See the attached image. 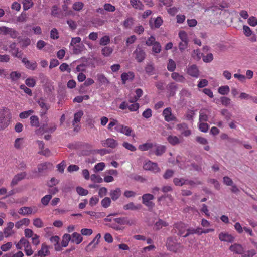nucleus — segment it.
<instances>
[{"mask_svg":"<svg viewBox=\"0 0 257 257\" xmlns=\"http://www.w3.org/2000/svg\"><path fill=\"white\" fill-rule=\"evenodd\" d=\"M103 147H110L111 148H115L118 146V142L112 138H108L105 140L101 142Z\"/></svg>","mask_w":257,"mask_h":257,"instance_id":"8","label":"nucleus"},{"mask_svg":"<svg viewBox=\"0 0 257 257\" xmlns=\"http://www.w3.org/2000/svg\"><path fill=\"white\" fill-rule=\"evenodd\" d=\"M110 42V37L105 35L102 37L99 41V44L101 46H105L109 44Z\"/></svg>","mask_w":257,"mask_h":257,"instance_id":"41","label":"nucleus"},{"mask_svg":"<svg viewBox=\"0 0 257 257\" xmlns=\"http://www.w3.org/2000/svg\"><path fill=\"white\" fill-rule=\"evenodd\" d=\"M50 252L48 249V246L43 243L41 246V248L39 250L37 254L34 255V257L40 256V257H46L49 255Z\"/></svg>","mask_w":257,"mask_h":257,"instance_id":"9","label":"nucleus"},{"mask_svg":"<svg viewBox=\"0 0 257 257\" xmlns=\"http://www.w3.org/2000/svg\"><path fill=\"white\" fill-rule=\"evenodd\" d=\"M209 125L207 123L201 122L199 124V129L202 132L206 133L208 131Z\"/></svg>","mask_w":257,"mask_h":257,"instance_id":"61","label":"nucleus"},{"mask_svg":"<svg viewBox=\"0 0 257 257\" xmlns=\"http://www.w3.org/2000/svg\"><path fill=\"white\" fill-rule=\"evenodd\" d=\"M153 147V144L152 143H146L142 145H140L139 146V149L142 151H145L148 150L149 149L152 148Z\"/></svg>","mask_w":257,"mask_h":257,"instance_id":"44","label":"nucleus"},{"mask_svg":"<svg viewBox=\"0 0 257 257\" xmlns=\"http://www.w3.org/2000/svg\"><path fill=\"white\" fill-rule=\"evenodd\" d=\"M91 180L94 182L101 183L103 181L102 178L99 175L92 174L91 175Z\"/></svg>","mask_w":257,"mask_h":257,"instance_id":"60","label":"nucleus"},{"mask_svg":"<svg viewBox=\"0 0 257 257\" xmlns=\"http://www.w3.org/2000/svg\"><path fill=\"white\" fill-rule=\"evenodd\" d=\"M113 48L110 46H105L101 50L102 54L104 57H109L112 53Z\"/></svg>","mask_w":257,"mask_h":257,"instance_id":"21","label":"nucleus"},{"mask_svg":"<svg viewBox=\"0 0 257 257\" xmlns=\"http://www.w3.org/2000/svg\"><path fill=\"white\" fill-rule=\"evenodd\" d=\"M70 241H71V235L69 234H65L63 236L61 246L64 247H67Z\"/></svg>","mask_w":257,"mask_h":257,"instance_id":"23","label":"nucleus"},{"mask_svg":"<svg viewBox=\"0 0 257 257\" xmlns=\"http://www.w3.org/2000/svg\"><path fill=\"white\" fill-rule=\"evenodd\" d=\"M163 21L160 16L157 17L154 20L155 28H159L163 24Z\"/></svg>","mask_w":257,"mask_h":257,"instance_id":"57","label":"nucleus"},{"mask_svg":"<svg viewBox=\"0 0 257 257\" xmlns=\"http://www.w3.org/2000/svg\"><path fill=\"white\" fill-rule=\"evenodd\" d=\"M21 76V73L17 71H13L10 74V78L12 81H17Z\"/></svg>","mask_w":257,"mask_h":257,"instance_id":"39","label":"nucleus"},{"mask_svg":"<svg viewBox=\"0 0 257 257\" xmlns=\"http://www.w3.org/2000/svg\"><path fill=\"white\" fill-rule=\"evenodd\" d=\"M25 84L28 87H34L36 85V80L33 78L29 77L25 80Z\"/></svg>","mask_w":257,"mask_h":257,"instance_id":"47","label":"nucleus"},{"mask_svg":"<svg viewBox=\"0 0 257 257\" xmlns=\"http://www.w3.org/2000/svg\"><path fill=\"white\" fill-rule=\"evenodd\" d=\"M145 170L150 171L154 173H158L161 172V169L158 167V164L150 160L147 161L143 166Z\"/></svg>","mask_w":257,"mask_h":257,"instance_id":"4","label":"nucleus"},{"mask_svg":"<svg viewBox=\"0 0 257 257\" xmlns=\"http://www.w3.org/2000/svg\"><path fill=\"white\" fill-rule=\"evenodd\" d=\"M168 61L167 69L170 72H173L176 69V63L172 59H169Z\"/></svg>","mask_w":257,"mask_h":257,"instance_id":"38","label":"nucleus"},{"mask_svg":"<svg viewBox=\"0 0 257 257\" xmlns=\"http://www.w3.org/2000/svg\"><path fill=\"white\" fill-rule=\"evenodd\" d=\"M213 59V56L212 53H208L206 56L203 55V60L204 62L209 63L211 62Z\"/></svg>","mask_w":257,"mask_h":257,"instance_id":"63","label":"nucleus"},{"mask_svg":"<svg viewBox=\"0 0 257 257\" xmlns=\"http://www.w3.org/2000/svg\"><path fill=\"white\" fill-rule=\"evenodd\" d=\"M167 141L170 144L174 146L180 143L179 139L176 136H169L167 137Z\"/></svg>","mask_w":257,"mask_h":257,"instance_id":"24","label":"nucleus"},{"mask_svg":"<svg viewBox=\"0 0 257 257\" xmlns=\"http://www.w3.org/2000/svg\"><path fill=\"white\" fill-rule=\"evenodd\" d=\"M146 73L149 75L154 74L155 67L152 63H148L145 68Z\"/></svg>","mask_w":257,"mask_h":257,"instance_id":"26","label":"nucleus"},{"mask_svg":"<svg viewBox=\"0 0 257 257\" xmlns=\"http://www.w3.org/2000/svg\"><path fill=\"white\" fill-rule=\"evenodd\" d=\"M229 249L236 254H243V248L241 244L235 243L231 245L229 247Z\"/></svg>","mask_w":257,"mask_h":257,"instance_id":"13","label":"nucleus"},{"mask_svg":"<svg viewBox=\"0 0 257 257\" xmlns=\"http://www.w3.org/2000/svg\"><path fill=\"white\" fill-rule=\"evenodd\" d=\"M179 37L181 40V42H188V35L185 31H180L179 33Z\"/></svg>","mask_w":257,"mask_h":257,"instance_id":"43","label":"nucleus"},{"mask_svg":"<svg viewBox=\"0 0 257 257\" xmlns=\"http://www.w3.org/2000/svg\"><path fill=\"white\" fill-rule=\"evenodd\" d=\"M83 115V112L82 110H79L74 114V119L72 121L73 125H75V123L79 122L81 118Z\"/></svg>","mask_w":257,"mask_h":257,"instance_id":"22","label":"nucleus"},{"mask_svg":"<svg viewBox=\"0 0 257 257\" xmlns=\"http://www.w3.org/2000/svg\"><path fill=\"white\" fill-rule=\"evenodd\" d=\"M203 54L200 53L199 49L194 50L192 54V57L197 60H199L201 59V56H203Z\"/></svg>","mask_w":257,"mask_h":257,"instance_id":"59","label":"nucleus"},{"mask_svg":"<svg viewBox=\"0 0 257 257\" xmlns=\"http://www.w3.org/2000/svg\"><path fill=\"white\" fill-rule=\"evenodd\" d=\"M208 117L206 113L201 110L199 112V121H207Z\"/></svg>","mask_w":257,"mask_h":257,"instance_id":"58","label":"nucleus"},{"mask_svg":"<svg viewBox=\"0 0 257 257\" xmlns=\"http://www.w3.org/2000/svg\"><path fill=\"white\" fill-rule=\"evenodd\" d=\"M72 238H71V242H75L76 244H80L83 240L82 236L77 232H74L72 234Z\"/></svg>","mask_w":257,"mask_h":257,"instance_id":"20","label":"nucleus"},{"mask_svg":"<svg viewBox=\"0 0 257 257\" xmlns=\"http://www.w3.org/2000/svg\"><path fill=\"white\" fill-rule=\"evenodd\" d=\"M48 124L46 123H42L40 127L36 130V133L38 134H43L44 133H47L49 132L48 130Z\"/></svg>","mask_w":257,"mask_h":257,"instance_id":"25","label":"nucleus"},{"mask_svg":"<svg viewBox=\"0 0 257 257\" xmlns=\"http://www.w3.org/2000/svg\"><path fill=\"white\" fill-rule=\"evenodd\" d=\"M14 226V224L13 222H10L8 223V226L4 229L3 234H5L6 237H8L11 235L10 231L13 228Z\"/></svg>","mask_w":257,"mask_h":257,"instance_id":"31","label":"nucleus"},{"mask_svg":"<svg viewBox=\"0 0 257 257\" xmlns=\"http://www.w3.org/2000/svg\"><path fill=\"white\" fill-rule=\"evenodd\" d=\"M84 7V4L81 2H77L73 5V9L75 11H80Z\"/></svg>","mask_w":257,"mask_h":257,"instance_id":"49","label":"nucleus"},{"mask_svg":"<svg viewBox=\"0 0 257 257\" xmlns=\"http://www.w3.org/2000/svg\"><path fill=\"white\" fill-rule=\"evenodd\" d=\"M166 148L165 146L160 145L157 147L155 151V154L157 156H161L166 151Z\"/></svg>","mask_w":257,"mask_h":257,"instance_id":"32","label":"nucleus"},{"mask_svg":"<svg viewBox=\"0 0 257 257\" xmlns=\"http://www.w3.org/2000/svg\"><path fill=\"white\" fill-rule=\"evenodd\" d=\"M12 115L10 109L3 107L0 109V131L5 130L11 123Z\"/></svg>","mask_w":257,"mask_h":257,"instance_id":"1","label":"nucleus"},{"mask_svg":"<svg viewBox=\"0 0 257 257\" xmlns=\"http://www.w3.org/2000/svg\"><path fill=\"white\" fill-rule=\"evenodd\" d=\"M85 213L91 216H95L96 218L104 217L105 216V213L104 212L96 213L93 211H85Z\"/></svg>","mask_w":257,"mask_h":257,"instance_id":"37","label":"nucleus"},{"mask_svg":"<svg viewBox=\"0 0 257 257\" xmlns=\"http://www.w3.org/2000/svg\"><path fill=\"white\" fill-rule=\"evenodd\" d=\"M52 198L51 195H46L41 199V203L44 206H47Z\"/></svg>","mask_w":257,"mask_h":257,"instance_id":"55","label":"nucleus"},{"mask_svg":"<svg viewBox=\"0 0 257 257\" xmlns=\"http://www.w3.org/2000/svg\"><path fill=\"white\" fill-rule=\"evenodd\" d=\"M34 112V111L33 110H29L28 111H24L20 113L19 116L22 119H25L28 118Z\"/></svg>","mask_w":257,"mask_h":257,"instance_id":"53","label":"nucleus"},{"mask_svg":"<svg viewBox=\"0 0 257 257\" xmlns=\"http://www.w3.org/2000/svg\"><path fill=\"white\" fill-rule=\"evenodd\" d=\"M167 88L169 92V96H174L178 89V85L174 82H171L167 85Z\"/></svg>","mask_w":257,"mask_h":257,"instance_id":"18","label":"nucleus"},{"mask_svg":"<svg viewBox=\"0 0 257 257\" xmlns=\"http://www.w3.org/2000/svg\"><path fill=\"white\" fill-rule=\"evenodd\" d=\"M32 212V209L29 207H21L19 211V213L23 215L31 214Z\"/></svg>","mask_w":257,"mask_h":257,"instance_id":"29","label":"nucleus"},{"mask_svg":"<svg viewBox=\"0 0 257 257\" xmlns=\"http://www.w3.org/2000/svg\"><path fill=\"white\" fill-rule=\"evenodd\" d=\"M50 241L51 243H54V245L55 247V250L57 251H59L62 250V247L59 244V240L60 238L58 236L55 235L52 236L50 239Z\"/></svg>","mask_w":257,"mask_h":257,"instance_id":"15","label":"nucleus"},{"mask_svg":"<svg viewBox=\"0 0 257 257\" xmlns=\"http://www.w3.org/2000/svg\"><path fill=\"white\" fill-rule=\"evenodd\" d=\"M76 192L80 196H86L88 194V191L83 188L78 186L76 188Z\"/></svg>","mask_w":257,"mask_h":257,"instance_id":"48","label":"nucleus"},{"mask_svg":"<svg viewBox=\"0 0 257 257\" xmlns=\"http://www.w3.org/2000/svg\"><path fill=\"white\" fill-rule=\"evenodd\" d=\"M22 62L25 64L26 67L32 70H35L37 67V64L36 62H31L26 58H24L22 60Z\"/></svg>","mask_w":257,"mask_h":257,"instance_id":"17","label":"nucleus"},{"mask_svg":"<svg viewBox=\"0 0 257 257\" xmlns=\"http://www.w3.org/2000/svg\"><path fill=\"white\" fill-rule=\"evenodd\" d=\"M30 119L32 126L38 127L40 126L39 119L37 116L32 115L30 117Z\"/></svg>","mask_w":257,"mask_h":257,"instance_id":"27","label":"nucleus"},{"mask_svg":"<svg viewBox=\"0 0 257 257\" xmlns=\"http://www.w3.org/2000/svg\"><path fill=\"white\" fill-rule=\"evenodd\" d=\"M98 80L99 82L104 84H108L109 83V81L106 78V77L104 76V74H98L97 75Z\"/></svg>","mask_w":257,"mask_h":257,"instance_id":"40","label":"nucleus"},{"mask_svg":"<svg viewBox=\"0 0 257 257\" xmlns=\"http://www.w3.org/2000/svg\"><path fill=\"white\" fill-rule=\"evenodd\" d=\"M134 53L135 54V58L138 62H142L146 57L145 51L138 46Z\"/></svg>","mask_w":257,"mask_h":257,"instance_id":"5","label":"nucleus"},{"mask_svg":"<svg viewBox=\"0 0 257 257\" xmlns=\"http://www.w3.org/2000/svg\"><path fill=\"white\" fill-rule=\"evenodd\" d=\"M37 103L42 108L40 112V115H44L47 112L48 110L50 108V106L45 102V99L41 97L38 101Z\"/></svg>","mask_w":257,"mask_h":257,"instance_id":"6","label":"nucleus"},{"mask_svg":"<svg viewBox=\"0 0 257 257\" xmlns=\"http://www.w3.org/2000/svg\"><path fill=\"white\" fill-rule=\"evenodd\" d=\"M142 205L140 204H135L133 202H131L128 204L123 206V209L125 210H138L142 208Z\"/></svg>","mask_w":257,"mask_h":257,"instance_id":"11","label":"nucleus"},{"mask_svg":"<svg viewBox=\"0 0 257 257\" xmlns=\"http://www.w3.org/2000/svg\"><path fill=\"white\" fill-rule=\"evenodd\" d=\"M121 195V190L119 188H116L115 190H111L110 191V196L111 199L115 201Z\"/></svg>","mask_w":257,"mask_h":257,"instance_id":"14","label":"nucleus"},{"mask_svg":"<svg viewBox=\"0 0 257 257\" xmlns=\"http://www.w3.org/2000/svg\"><path fill=\"white\" fill-rule=\"evenodd\" d=\"M219 239L222 241L232 243L234 240V237L228 233H220L219 234Z\"/></svg>","mask_w":257,"mask_h":257,"instance_id":"12","label":"nucleus"},{"mask_svg":"<svg viewBox=\"0 0 257 257\" xmlns=\"http://www.w3.org/2000/svg\"><path fill=\"white\" fill-rule=\"evenodd\" d=\"M22 3L23 4L24 10H28L33 5V3L32 0H24Z\"/></svg>","mask_w":257,"mask_h":257,"instance_id":"50","label":"nucleus"},{"mask_svg":"<svg viewBox=\"0 0 257 257\" xmlns=\"http://www.w3.org/2000/svg\"><path fill=\"white\" fill-rule=\"evenodd\" d=\"M163 115L164 116L165 120L169 122L171 121H176V117L172 114L171 109L170 107L165 108L163 111Z\"/></svg>","mask_w":257,"mask_h":257,"instance_id":"7","label":"nucleus"},{"mask_svg":"<svg viewBox=\"0 0 257 257\" xmlns=\"http://www.w3.org/2000/svg\"><path fill=\"white\" fill-rule=\"evenodd\" d=\"M161 50V46L158 42H155L153 45L152 51L155 53H159Z\"/></svg>","mask_w":257,"mask_h":257,"instance_id":"54","label":"nucleus"},{"mask_svg":"<svg viewBox=\"0 0 257 257\" xmlns=\"http://www.w3.org/2000/svg\"><path fill=\"white\" fill-rule=\"evenodd\" d=\"M130 3L135 9H143L144 6L140 0H130Z\"/></svg>","mask_w":257,"mask_h":257,"instance_id":"28","label":"nucleus"},{"mask_svg":"<svg viewBox=\"0 0 257 257\" xmlns=\"http://www.w3.org/2000/svg\"><path fill=\"white\" fill-rule=\"evenodd\" d=\"M166 246L169 250L177 252L178 249L180 247V243H178L175 238L170 237L167 239Z\"/></svg>","mask_w":257,"mask_h":257,"instance_id":"3","label":"nucleus"},{"mask_svg":"<svg viewBox=\"0 0 257 257\" xmlns=\"http://www.w3.org/2000/svg\"><path fill=\"white\" fill-rule=\"evenodd\" d=\"M173 183L176 186H182L186 184V182L184 178H175L173 179Z\"/></svg>","mask_w":257,"mask_h":257,"instance_id":"42","label":"nucleus"},{"mask_svg":"<svg viewBox=\"0 0 257 257\" xmlns=\"http://www.w3.org/2000/svg\"><path fill=\"white\" fill-rule=\"evenodd\" d=\"M85 48V46L83 43L79 44L73 49V53L75 54L81 53Z\"/></svg>","mask_w":257,"mask_h":257,"instance_id":"33","label":"nucleus"},{"mask_svg":"<svg viewBox=\"0 0 257 257\" xmlns=\"http://www.w3.org/2000/svg\"><path fill=\"white\" fill-rule=\"evenodd\" d=\"M174 174V171L172 169H167L163 177L165 179H169L172 178Z\"/></svg>","mask_w":257,"mask_h":257,"instance_id":"46","label":"nucleus"},{"mask_svg":"<svg viewBox=\"0 0 257 257\" xmlns=\"http://www.w3.org/2000/svg\"><path fill=\"white\" fill-rule=\"evenodd\" d=\"M129 177L132 179L142 183L144 182L146 180V179L143 178L142 176L135 174H130Z\"/></svg>","mask_w":257,"mask_h":257,"instance_id":"36","label":"nucleus"},{"mask_svg":"<svg viewBox=\"0 0 257 257\" xmlns=\"http://www.w3.org/2000/svg\"><path fill=\"white\" fill-rule=\"evenodd\" d=\"M101 205L105 208H108L111 204V200L109 197H106L101 201Z\"/></svg>","mask_w":257,"mask_h":257,"instance_id":"45","label":"nucleus"},{"mask_svg":"<svg viewBox=\"0 0 257 257\" xmlns=\"http://www.w3.org/2000/svg\"><path fill=\"white\" fill-rule=\"evenodd\" d=\"M171 77L173 79L177 81L184 82L185 80V78L183 75H180L177 72H173L171 74Z\"/></svg>","mask_w":257,"mask_h":257,"instance_id":"30","label":"nucleus"},{"mask_svg":"<svg viewBox=\"0 0 257 257\" xmlns=\"http://www.w3.org/2000/svg\"><path fill=\"white\" fill-rule=\"evenodd\" d=\"M105 166V163L103 162H100L96 164L94 168V171L97 172L98 171H102L104 169Z\"/></svg>","mask_w":257,"mask_h":257,"instance_id":"51","label":"nucleus"},{"mask_svg":"<svg viewBox=\"0 0 257 257\" xmlns=\"http://www.w3.org/2000/svg\"><path fill=\"white\" fill-rule=\"evenodd\" d=\"M113 220L117 223L120 225H132L134 224V222L132 220H130L128 217H119V218H115L113 219Z\"/></svg>","mask_w":257,"mask_h":257,"instance_id":"10","label":"nucleus"},{"mask_svg":"<svg viewBox=\"0 0 257 257\" xmlns=\"http://www.w3.org/2000/svg\"><path fill=\"white\" fill-rule=\"evenodd\" d=\"M188 74L194 77H198L199 76V70L196 65H192L189 67L187 70Z\"/></svg>","mask_w":257,"mask_h":257,"instance_id":"16","label":"nucleus"},{"mask_svg":"<svg viewBox=\"0 0 257 257\" xmlns=\"http://www.w3.org/2000/svg\"><path fill=\"white\" fill-rule=\"evenodd\" d=\"M17 43L15 42L12 43L9 46L10 48L11 49V52L13 56L15 55V54L17 53L19 51V48L16 47Z\"/></svg>","mask_w":257,"mask_h":257,"instance_id":"56","label":"nucleus"},{"mask_svg":"<svg viewBox=\"0 0 257 257\" xmlns=\"http://www.w3.org/2000/svg\"><path fill=\"white\" fill-rule=\"evenodd\" d=\"M168 223L163 220L159 219L157 222L155 224V227L156 230H159L163 226H167Z\"/></svg>","mask_w":257,"mask_h":257,"instance_id":"35","label":"nucleus"},{"mask_svg":"<svg viewBox=\"0 0 257 257\" xmlns=\"http://www.w3.org/2000/svg\"><path fill=\"white\" fill-rule=\"evenodd\" d=\"M122 146L126 149L131 151L134 152L136 150V148L134 145L128 142H124L122 144Z\"/></svg>","mask_w":257,"mask_h":257,"instance_id":"62","label":"nucleus"},{"mask_svg":"<svg viewBox=\"0 0 257 257\" xmlns=\"http://www.w3.org/2000/svg\"><path fill=\"white\" fill-rule=\"evenodd\" d=\"M142 198V203L148 207L149 211H152L155 207V203L152 201L154 199V195L150 193H146L143 195Z\"/></svg>","mask_w":257,"mask_h":257,"instance_id":"2","label":"nucleus"},{"mask_svg":"<svg viewBox=\"0 0 257 257\" xmlns=\"http://www.w3.org/2000/svg\"><path fill=\"white\" fill-rule=\"evenodd\" d=\"M47 164L46 163L40 164L38 165V172L39 173H43L47 169Z\"/></svg>","mask_w":257,"mask_h":257,"instance_id":"52","label":"nucleus"},{"mask_svg":"<svg viewBox=\"0 0 257 257\" xmlns=\"http://www.w3.org/2000/svg\"><path fill=\"white\" fill-rule=\"evenodd\" d=\"M135 75L133 72H128V73H123L121 75L122 83L125 84L127 80H133Z\"/></svg>","mask_w":257,"mask_h":257,"instance_id":"19","label":"nucleus"},{"mask_svg":"<svg viewBox=\"0 0 257 257\" xmlns=\"http://www.w3.org/2000/svg\"><path fill=\"white\" fill-rule=\"evenodd\" d=\"M220 100L222 105L227 106L230 104L231 99L229 98L223 96L220 98Z\"/></svg>","mask_w":257,"mask_h":257,"instance_id":"64","label":"nucleus"},{"mask_svg":"<svg viewBox=\"0 0 257 257\" xmlns=\"http://www.w3.org/2000/svg\"><path fill=\"white\" fill-rule=\"evenodd\" d=\"M218 91L221 95H227L230 91L229 87L228 85L222 86L218 88Z\"/></svg>","mask_w":257,"mask_h":257,"instance_id":"34","label":"nucleus"}]
</instances>
